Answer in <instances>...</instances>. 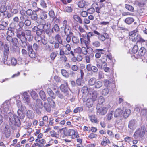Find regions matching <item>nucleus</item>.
Listing matches in <instances>:
<instances>
[{
	"label": "nucleus",
	"instance_id": "c85d7f7f",
	"mask_svg": "<svg viewBox=\"0 0 147 147\" xmlns=\"http://www.w3.org/2000/svg\"><path fill=\"white\" fill-rule=\"evenodd\" d=\"M8 58V56L7 55L3 54V58L2 60V61L3 62L4 64L7 65H10V63H9L7 61V60Z\"/></svg>",
	"mask_w": 147,
	"mask_h": 147
},
{
	"label": "nucleus",
	"instance_id": "37998d69",
	"mask_svg": "<svg viewBox=\"0 0 147 147\" xmlns=\"http://www.w3.org/2000/svg\"><path fill=\"white\" fill-rule=\"evenodd\" d=\"M53 46L49 44L46 45L45 47V49L49 51H52L53 50Z\"/></svg>",
	"mask_w": 147,
	"mask_h": 147
},
{
	"label": "nucleus",
	"instance_id": "69168bd1",
	"mask_svg": "<svg viewBox=\"0 0 147 147\" xmlns=\"http://www.w3.org/2000/svg\"><path fill=\"white\" fill-rule=\"evenodd\" d=\"M88 13L92 14L95 11V9L93 8H91L88 9L87 10Z\"/></svg>",
	"mask_w": 147,
	"mask_h": 147
},
{
	"label": "nucleus",
	"instance_id": "7c9ffc66",
	"mask_svg": "<svg viewBox=\"0 0 147 147\" xmlns=\"http://www.w3.org/2000/svg\"><path fill=\"white\" fill-rule=\"evenodd\" d=\"M56 89H57V90L55 92L56 95L60 99L63 98V96L60 93L59 90L58 89V88L57 87H56ZM55 88H53V90H55Z\"/></svg>",
	"mask_w": 147,
	"mask_h": 147
},
{
	"label": "nucleus",
	"instance_id": "09e8293b",
	"mask_svg": "<svg viewBox=\"0 0 147 147\" xmlns=\"http://www.w3.org/2000/svg\"><path fill=\"white\" fill-rule=\"evenodd\" d=\"M11 65L15 66L18 63V62L16 59L14 58H12L11 59Z\"/></svg>",
	"mask_w": 147,
	"mask_h": 147
},
{
	"label": "nucleus",
	"instance_id": "f704fd0d",
	"mask_svg": "<svg viewBox=\"0 0 147 147\" xmlns=\"http://www.w3.org/2000/svg\"><path fill=\"white\" fill-rule=\"evenodd\" d=\"M73 18L76 21H77V22H78L80 23H82V20L81 18L78 15H74L73 16Z\"/></svg>",
	"mask_w": 147,
	"mask_h": 147
},
{
	"label": "nucleus",
	"instance_id": "13d9d810",
	"mask_svg": "<svg viewBox=\"0 0 147 147\" xmlns=\"http://www.w3.org/2000/svg\"><path fill=\"white\" fill-rule=\"evenodd\" d=\"M31 16V19L33 20H35L38 18L37 14L35 12H34Z\"/></svg>",
	"mask_w": 147,
	"mask_h": 147
},
{
	"label": "nucleus",
	"instance_id": "3c124183",
	"mask_svg": "<svg viewBox=\"0 0 147 147\" xmlns=\"http://www.w3.org/2000/svg\"><path fill=\"white\" fill-rule=\"evenodd\" d=\"M72 40L73 42L75 44H78L79 42V38L75 36H74L72 37Z\"/></svg>",
	"mask_w": 147,
	"mask_h": 147
},
{
	"label": "nucleus",
	"instance_id": "5701e85b",
	"mask_svg": "<svg viewBox=\"0 0 147 147\" xmlns=\"http://www.w3.org/2000/svg\"><path fill=\"white\" fill-rule=\"evenodd\" d=\"M123 116L125 118H127L130 115L131 110L128 109H126L123 111Z\"/></svg>",
	"mask_w": 147,
	"mask_h": 147
},
{
	"label": "nucleus",
	"instance_id": "4c0bfd02",
	"mask_svg": "<svg viewBox=\"0 0 147 147\" xmlns=\"http://www.w3.org/2000/svg\"><path fill=\"white\" fill-rule=\"evenodd\" d=\"M61 72L62 75L65 78H67L69 77V74L67 71L65 69H62Z\"/></svg>",
	"mask_w": 147,
	"mask_h": 147
},
{
	"label": "nucleus",
	"instance_id": "1a4fd4ad",
	"mask_svg": "<svg viewBox=\"0 0 147 147\" xmlns=\"http://www.w3.org/2000/svg\"><path fill=\"white\" fill-rule=\"evenodd\" d=\"M64 134L67 136H71V138L73 139L79 137V135L78 132L72 129L68 130L66 133H65Z\"/></svg>",
	"mask_w": 147,
	"mask_h": 147
},
{
	"label": "nucleus",
	"instance_id": "2eb2a0df",
	"mask_svg": "<svg viewBox=\"0 0 147 147\" xmlns=\"http://www.w3.org/2000/svg\"><path fill=\"white\" fill-rule=\"evenodd\" d=\"M98 93L96 91H94L92 92V94H89L88 96L91 97L89 98H91V99L93 101H94L97 100Z\"/></svg>",
	"mask_w": 147,
	"mask_h": 147
},
{
	"label": "nucleus",
	"instance_id": "8fccbe9b",
	"mask_svg": "<svg viewBox=\"0 0 147 147\" xmlns=\"http://www.w3.org/2000/svg\"><path fill=\"white\" fill-rule=\"evenodd\" d=\"M109 92V89L107 88H104L102 91V95L106 96L107 95Z\"/></svg>",
	"mask_w": 147,
	"mask_h": 147
},
{
	"label": "nucleus",
	"instance_id": "a211bd4d",
	"mask_svg": "<svg viewBox=\"0 0 147 147\" xmlns=\"http://www.w3.org/2000/svg\"><path fill=\"white\" fill-rule=\"evenodd\" d=\"M63 26L64 27V32L66 34L68 32H70L69 28L67 24V21L64 20L63 22Z\"/></svg>",
	"mask_w": 147,
	"mask_h": 147
},
{
	"label": "nucleus",
	"instance_id": "aec40b11",
	"mask_svg": "<svg viewBox=\"0 0 147 147\" xmlns=\"http://www.w3.org/2000/svg\"><path fill=\"white\" fill-rule=\"evenodd\" d=\"M23 96L24 97L23 99L28 103L30 102V98L29 95L26 92H25L23 93Z\"/></svg>",
	"mask_w": 147,
	"mask_h": 147
},
{
	"label": "nucleus",
	"instance_id": "393cba45",
	"mask_svg": "<svg viewBox=\"0 0 147 147\" xmlns=\"http://www.w3.org/2000/svg\"><path fill=\"white\" fill-rule=\"evenodd\" d=\"M146 52V49L144 47H142L140 49L138 52V54L139 56H141L144 55Z\"/></svg>",
	"mask_w": 147,
	"mask_h": 147
},
{
	"label": "nucleus",
	"instance_id": "c03bdc74",
	"mask_svg": "<svg viewBox=\"0 0 147 147\" xmlns=\"http://www.w3.org/2000/svg\"><path fill=\"white\" fill-rule=\"evenodd\" d=\"M134 20V19L132 18H128L125 19V22L127 24H129L133 22Z\"/></svg>",
	"mask_w": 147,
	"mask_h": 147
},
{
	"label": "nucleus",
	"instance_id": "0e129e2a",
	"mask_svg": "<svg viewBox=\"0 0 147 147\" xmlns=\"http://www.w3.org/2000/svg\"><path fill=\"white\" fill-rule=\"evenodd\" d=\"M138 46L137 45H135L133 48L132 50V52L134 53H137L138 50Z\"/></svg>",
	"mask_w": 147,
	"mask_h": 147
},
{
	"label": "nucleus",
	"instance_id": "a19ab883",
	"mask_svg": "<svg viewBox=\"0 0 147 147\" xmlns=\"http://www.w3.org/2000/svg\"><path fill=\"white\" fill-rule=\"evenodd\" d=\"M55 40L57 41V42H59L60 44L62 43V40L59 34H57L55 36Z\"/></svg>",
	"mask_w": 147,
	"mask_h": 147
},
{
	"label": "nucleus",
	"instance_id": "338daca9",
	"mask_svg": "<svg viewBox=\"0 0 147 147\" xmlns=\"http://www.w3.org/2000/svg\"><path fill=\"white\" fill-rule=\"evenodd\" d=\"M40 5L43 8H46L47 7L46 3L44 0H41Z\"/></svg>",
	"mask_w": 147,
	"mask_h": 147
},
{
	"label": "nucleus",
	"instance_id": "49530a36",
	"mask_svg": "<svg viewBox=\"0 0 147 147\" xmlns=\"http://www.w3.org/2000/svg\"><path fill=\"white\" fill-rule=\"evenodd\" d=\"M53 31L54 30L55 32H57L60 30L58 24L54 25L52 28Z\"/></svg>",
	"mask_w": 147,
	"mask_h": 147
},
{
	"label": "nucleus",
	"instance_id": "f8f14e48",
	"mask_svg": "<svg viewBox=\"0 0 147 147\" xmlns=\"http://www.w3.org/2000/svg\"><path fill=\"white\" fill-rule=\"evenodd\" d=\"M65 47L66 48V49L65 50V55H68L70 54H71L73 56H74V55L73 51H71V46L69 44H67L65 46Z\"/></svg>",
	"mask_w": 147,
	"mask_h": 147
},
{
	"label": "nucleus",
	"instance_id": "a18cd8bd",
	"mask_svg": "<svg viewBox=\"0 0 147 147\" xmlns=\"http://www.w3.org/2000/svg\"><path fill=\"white\" fill-rule=\"evenodd\" d=\"M50 134L51 136L52 137H54L58 138H59V134L57 132H55L54 131H53V132L51 131Z\"/></svg>",
	"mask_w": 147,
	"mask_h": 147
},
{
	"label": "nucleus",
	"instance_id": "a878e982",
	"mask_svg": "<svg viewBox=\"0 0 147 147\" xmlns=\"http://www.w3.org/2000/svg\"><path fill=\"white\" fill-rule=\"evenodd\" d=\"M96 81V79L94 77L88 80V84L90 86L94 85L95 84Z\"/></svg>",
	"mask_w": 147,
	"mask_h": 147
},
{
	"label": "nucleus",
	"instance_id": "4d7b16f0",
	"mask_svg": "<svg viewBox=\"0 0 147 147\" xmlns=\"http://www.w3.org/2000/svg\"><path fill=\"white\" fill-rule=\"evenodd\" d=\"M125 6L128 10L132 12L134 11V8L132 6L129 4H126Z\"/></svg>",
	"mask_w": 147,
	"mask_h": 147
},
{
	"label": "nucleus",
	"instance_id": "6ab92c4d",
	"mask_svg": "<svg viewBox=\"0 0 147 147\" xmlns=\"http://www.w3.org/2000/svg\"><path fill=\"white\" fill-rule=\"evenodd\" d=\"M8 23L4 21L0 22V30H4L7 26Z\"/></svg>",
	"mask_w": 147,
	"mask_h": 147
},
{
	"label": "nucleus",
	"instance_id": "dca6fc26",
	"mask_svg": "<svg viewBox=\"0 0 147 147\" xmlns=\"http://www.w3.org/2000/svg\"><path fill=\"white\" fill-rule=\"evenodd\" d=\"M58 54V53L57 51L52 52L50 53L49 56L51 59L50 63H52L54 62L55 59L56 57Z\"/></svg>",
	"mask_w": 147,
	"mask_h": 147
},
{
	"label": "nucleus",
	"instance_id": "de8ad7c7",
	"mask_svg": "<svg viewBox=\"0 0 147 147\" xmlns=\"http://www.w3.org/2000/svg\"><path fill=\"white\" fill-rule=\"evenodd\" d=\"M29 56L31 58H35L36 57V54L33 50L28 52Z\"/></svg>",
	"mask_w": 147,
	"mask_h": 147
},
{
	"label": "nucleus",
	"instance_id": "6e6552de",
	"mask_svg": "<svg viewBox=\"0 0 147 147\" xmlns=\"http://www.w3.org/2000/svg\"><path fill=\"white\" fill-rule=\"evenodd\" d=\"M36 103L32 105L33 110L36 111L37 112L38 111L39 109H41L43 107V105L42 101L40 99L36 100Z\"/></svg>",
	"mask_w": 147,
	"mask_h": 147
},
{
	"label": "nucleus",
	"instance_id": "9b49d317",
	"mask_svg": "<svg viewBox=\"0 0 147 147\" xmlns=\"http://www.w3.org/2000/svg\"><path fill=\"white\" fill-rule=\"evenodd\" d=\"M140 110H141L140 112V114L141 115H145L146 117H147V109H141V107L140 106H138L134 109L135 112H140Z\"/></svg>",
	"mask_w": 147,
	"mask_h": 147
},
{
	"label": "nucleus",
	"instance_id": "2f4dec72",
	"mask_svg": "<svg viewBox=\"0 0 147 147\" xmlns=\"http://www.w3.org/2000/svg\"><path fill=\"white\" fill-rule=\"evenodd\" d=\"M89 118L91 122L97 123L98 121L95 115H89Z\"/></svg>",
	"mask_w": 147,
	"mask_h": 147
},
{
	"label": "nucleus",
	"instance_id": "f3484780",
	"mask_svg": "<svg viewBox=\"0 0 147 147\" xmlns=\"http://www.w3.org/2000/svg\"><path fill=\"white\" fill-rule=\"evenodd\" d=\"M122 113V110L120 108H118L115 110L114 113V116L115 117H120Z\"/></svg>",
	"mask_w": 147,
	"mask_h": 147
},
{
	"label": "nucleus",
	"instance_id": "ddd939ff",
	"mask_svg": "<svg viewBox=\"0 0 147 147\" xmlns=\"http://www.w3.org/2000/svg\"><path fill=\"white\" fill-rule=\"evenodd\" d=\"M60 88L62 92H67L69 89L67 82L65 81L64 84H61L60 86Z\"/></svg>",
	"mask_w": 147,
	"mask_h": 147
},
{
	"label": "nucleus",
	"instance_id": "b1692460",
	"mask_svg": "<svg viewBox=\"0 0 147 147\" xmlns=\"http://www.w3.org/2000/svg\"><path fill=\"white\" fill-rule=\"evenodd\" d=\"M128 127L130 129L134 130L136 128V125L134 121H131L129 123Z\"/></svg>",
	"mask_w": 147,
	"mask_h": 147
},
{
	"label": "nucleus",
	"instance_id": "412c9836",
	"mask_svg": "<svg viewBox=\"0 0 147 147\" xmlns=\"http://www.w3.org/2000/svg\"><path fill=\"white\" fill-rule=\"evenodd\" d=\"M80 41L81 44H84L87 47L89 45V43L90 42V40L89 41L87 40V38H80Z\"/></svg>",
	"mask_w": 147,
	"mask_h": 147
},
{
	"label": "nucleus",
	"instance_id": "e2e57ef3",
	"mask_svg": "<svg viewBox=\"0 0 147 147\" xmlns=\"http://www.w3.org/2000/svg\"><path fill=\"white\" fill-rule=\"evenodd\" d=\"M107 119L108 120H111L113 118L112 112L109 113L106 115Z\"/></svg>",
	"mask_w": 147,
	"mask_h": 147
},
{
	"label": "nucleus",
	"instance_id": "473e14b6",
	"mask_svg": "<svg viewBox=\"0 0 147 147\" xmlns=\"http://www.w3.org/2000/svg\"><path fill=\"white\" fill-rule=\"evenodd\" d=\"M28 117L30 119H32L34 117V114L33 111L31 110H28L26 113Z\"/></svg>",
	"mask_w": 147,
	"mask_h": 147
},
{
	"label": "nucleus",
	"instance_id": "774afa93",
	"mask_svg": "<svg viewBox=\"0 0 147 147\" xmlns=\"http://www.w3.org/2000/svg\"><path fill=\"white\" fill-rule=\"evenodd\" d=\"M83 79L81 78H78L76 81V84L79 86L82 85V82L83 81Z\"/></svg>",
	"mask_w": 147,
	"mask_h": 147
},
{
	"label": "nucleus",
	"instance_id": "58836bf2",
	"mask_svg": "<svg viewBox=\"0 0 147 147\" xmlns=\"http://www.w3.org/2000/svg\"><path fill=\"white\" fill-rule=\"evenodd\" d=\"M92 45L94 47H98L100 46L101 44L99 41L98 40H95L92 42Z\"/></svg>",
	"mask_w": 147,
	"mask_h": 147
},
{
	"label": "nucleus",
	"instance_id": "79ce46f5",
	"mask_svg": "<svg viewBox=\"0 0 147 147\" xmlns=\"http://www.w3.org/2000/svg\"><path fill=\"white\" fill-rule=\"evenodd\" d=\"M47 100L49 104L52 107H55V103L53 100L50 98H48Z\"/></svg>",
	"mask_w": 147,
	"mask_h": 147
},
{
	"label": "nucleus",
	"instance_id": "6e6d98bb",
	"mask_svg": "<svg viewBox=\"0 0 147 147\" xmlns=\"http://www.w3.org/2000/svg\"><path fill=\"white\" fill-rule=\"evenodd\" d=\"M94 35V34H93V33L92 32H88L87 34L86 37L87 38V40H88L89 41L90 40V38H91L92 36H93Z\"/></svg>",
	"mask_w": 147,
	"mask_h": 147
},
{
	"label": "nucleus",
	"instance_id": "20e7f679",
	"mask_svg": "<svg viewBox=\"0 0 147 147\" xmlns=\"http://www.w3.org/2000/svg\"><path fill=\"white\" fill-rule=\"evenodd\" d=\"M17 36L21 42V46L23 48L26 47L27 46V38L25 36L24 32H22L20 33L17 34Z\"/></svg>",
	"mask_w": 147,
	"mask_h": 147
},
{
	"label": "nucleus",
	"instance_id": "c756f323",
	"mask_svg": "<svg viewBox=\"0 0 147 147\" xmlns=\"http://www.w3.org/2000/svg\"><path fill=\"white\" fill-rule=\"evenodd\" d=\"M93 102L91 98H88L86 101V103L87 106L88 108L91 107L93 105Z\"/></svg>",
	"mask_w": 147,
	"mask_h": 147
},
{
	"label": "nucleus",
	"instance_id": "603ef678",
	"mask_svg": "<svg viewBox=\"0 0 147 147\" xmlns=\"http://www.w3.org/2000/svg\"><path fill=\"white\" fill-rule=\"evenodd\" d=\"M64 9L65 11L69 13L71 12L72 11L71 7L68 6H65L64 8Z\"/></svg>",
	"mask_w": 147,
	"mask_h": 147
},
{
	"label": "nucleus",
	"instance_id": "9d476101",
	"mask_svg": "<svg viewBox=\"0 0 147 147\" xmlns=\"http://www.w3.org/2000/svg\"><path fill=\"white\" fill-rule=\"evenodd\" d=\"M97 112L101 115H105L107 113L108 109L106 107H100L97 106Z\"/></svg>",
	"mask_w": 147,
	"mask_h": 147
},
{
	"label": "nucleus",
	"instance_id": "5fc2aeb1",
	"mask_svg": "<svg viewBox=\"0 0 147 147\" xmlns=\"http://www.w3.org/2000/svg\"><path fill=\"white\" fill-rule=\"evenodd\" d=\"M85 1H81L78 2V5L79 7L82 8L85 6Z\"/></svg>",
	"mask_w": 147,
	"mask_h": 147
},
{
	"label": "nucleus",
	"instance_id": "72a5a7b5",
	"mask_svg": "<svg viewBox=\"0 0 147 147\" xmlns=\"http://www.w3.org/2000/svg\"><path fill=\"white\" fill-rule=\"evenodd\" d=\"M39 95L40 98L44 101H45L47 99L46 95L44 92L42 90L40 91L39 92Z\"/></svg>",
	"mask_w": 147,
	"mask_h": 147
},
{
	"label": "nucleus",
	"instance_id": "bf43d9fd",
	"mask_svg": "<svg viewBox=\"0 0 147 147\" xmlns=\"http://www.w3.org/2000/svg\"><path fill=\"white\" fill-rule=\"evenodd\" d=\"M39 15L40 18L42 20L45 19L47 17V14L43 12H41Z\"/></svg>",
	"mask_w": 147,
	"mask_h": 147
},
{
	"label": "nucleus",
	"instance_id": "052dcab7",
	"mask_svg": "<svg viewBox=\"0 0 147 147\" xmlns=\"http://www.w3.org/2000/svg\"><path fill=\"white\" fill-rule=\"evenodd\" d=\"M7 9V7L5 5H2L0 7V11L1 13L4 12Z\"/></svg>",
	"mask_w": 147,
	"mask_h": 147
},
{
	"label": "nucleus",
	"instance_id": "0eeeda50",
	"mask_svg": "<svg viewBox=\"0 0 147 147\" xmlns=\"http://www.w3.org/2000/svg\"><path fill=\"white\" fill-rule=\"evenodd\" d=\"M93 32L94 34L97 35L98 38L102 42H104L106 39H108L109 38L108 35L107 33H104L103 34H101L98 31L95 30H94Z\"/></svg>",
	"mask_w": 147,
	"mask_h": 147
},
{
	"label": "nucleus",
	"instance_id": "cd10ccee",
	"mask_svg": "<svg viewBox=\"0 0 147 147\" xmlns=\"http://www.w3.org/2000/svg\"><path fill=\"white\" fill-rule=\"evenodd\" d=\"M105 61H104V62H102L104 64V66L102 68V69H103L105 72H109L110 71L111 69L109 67H107V64L105 62Z\"/></svg>",
	"mask_w": 147,
	"mask_h": 147
},
{
	"label": "nucleus",
	"instance_id": "7ed1b4c3",
	"mask_svg": "<svg viewBox=\"0 0 147 147\" xmlns=\"http://www.w3.org/2000/svg\"><path fill=\"white\" fill-rule=\"evenodd\" d=\"M17 105L19 109L17 111V113L19 118L23 119L25 117V112L26 110V107L22 104L20 100L17 101Z\"/></svg>",
	"mask_w": 147,
	"mask_h": 147
},
{
	"label": "nucleus",
	"instance_id": "e433bc0d",
	"mask_svg": "<svg viewBox=\"0 0 147 147\" xmlns=\"http://www.w3.org/2000/svg\"><path fill=\"white\" fill-rule=\"evenodd\" d=\"M31 95L32 98L34 100H36L38 98V95L35 92L32 91L30 93Z\"/></svg>",
	"mask_w": 147,
	"mask_h": 147
},
{
	"label": "nucleus",
	"instance_id": "c9c22d12",
	"mask_svg": "<svg viewBox=\"0 0 147 147\" xmlns=\"http://www.w3.org/2000/svg\"><path fill=\"white\" fill-rule=\"evenodd\" d=\"M95 87L96 88L98 89L100 88L102 86L103 84L102 82L98 81L96 82L95 84Z\"/></svg>",
	"mask_w": 147,
	"mask_h": 147
},
{
	"label": "nucleus",
	"instance_id": "864d4df0",
	"mask_svg": "<svg viewBox=\"0 0 147 147\" xmlns=\"http://www.w3.org/2000/svg\"><path fill=\"white\" fill-rule=\"evenodd\" d=\"M12 42L13 45L17 47V45L18 44V39L16 38H13L12 39Z\"/></svg>",
	"mask_w": 147,
	"mask_h": 147
},
{
	"label": "nucleus",
	"instance_id": "4be33fe9",
	"mask_svg": "<svg viewBox=\"0 0 147 147\" xmlns=\"http://www.w3.org/2000/svg\"><path fill=\"white\" fill-rule=\"evenodd\" d=\"M47 91L48 94L53 99L55 98V95L50 88H48L47 89Z\"/></svg>",
	"mask_w": 147,
	"mask_h": 147
},
{
	"label": "nucleus",
	"instance_id": "680f3d73",
	"mask_svg": "<svg viewBox=\"0 0 147 147\" xmlns=\"http://www.w3.org/2000/svg\"><path fill=\"white\" fill-rule=\"evenodd\" d=\"M59 55H65V51L64 50L63 47L61 46L59 48Z\"/></svg>",
	"mask_w": 147,
	"mask_h": 147
},
{
	"label": "nucleus",
	"instance_id": "423d86ee",
	"mask_svg": "<svg viewBox=\"0 0 147 147\" xmlns=\"http://www.w3.org/2000/svg\"><path fill=\"white\" fill-rule=\"evenodd\" d=\"M138 31V29L136 28L134 30L129 32L130 38L134 42L136 41L137 42L139 38L140 35L137 33Z\"/></svg>",
	"mask_w": 147,
	"mask_h": 147
},
{
	"label": "nucleus",
	"instance_id": "f257e3e1",
	"mask_svg": "<svg viewBox=\"0 0 147 147\" xmlns=\"http://www.w3.org/2000/svg\"><path fill=\"white\" fill-rule=\"evenodd\" d=\"M11 107L8 101H6L1 105L0 108V113L4 116L5 119L7 118L8 114L10 113Z\"/></svg>",
	"mask_w": 147,
	"mask_h": 147
},
{
	"label": "nucleus",
	"instance_id": "bb28decb",
	"mask_svg": "<svg viewBox=\"0 0 147 147\" xmlns=\"http://www.w3.org/2000/svg\"><path fill=\"white\" fill-rule=\"evenodd\" d=\"M98 51L95 54V57L97 58H100L101 56V54H103L104 53L102 51H104L103 49H97L96 50Z\"/></svg>",
	"mask_w": 147,
	"mask_h": 147
},
{
	"label": "nucleus",
	"instance_id": "f03ea898",
	"mask_svg": "<svg viewBox=\"0 0 147 147\" xmlns=\"http://www.w3.org/2000/svg\"><path fill=\"white\" fill-rule=\"evenodd\" d=\"M8 115L9 116V123L10 125H14L19 127L20 125V123L18 117L12 113H9Z\"/></svg>",
	"mask_w": 147,
	"mask_h": 147
},
{
	"label": "nucleus",
	"instance_id": "4468645a",
	"mask_svg": "<svg viewBox=\"0 0 147 147\" xmlns=\"http://www.w3.org/2000/svg\"><path fill=\"white\" fill-rule=\"evenodd\" d=\"M6 137L9 138L10 135V129L9 126L6 125L5 126L3 131Z\"/></svg>",
	"mask_w": 147,
	"mask_h": 147
},
{
	"label": "nucleus",
	"instance_id": "ea45409f",
	"mask_svg": "<svg viewBox=\"0 0 147 147\" xmlns=\"http://www.w3.org/2000/svg\"><path fill=\"white\" fill-rule=\"evenodd\" d=\"M4 54L7 55L9 53V47L6 44L4 45V49H3Z\"/></svg>",
	"mask_w": 147,
	"mask_h": 147
},
{
	"label": "nucleus",
	"instance_id": "39448f33",
	"mask_svg": "<svg viewBox=\"0 0 147 147\" xmlns=\"http://www.w3.org/2000/svg\"><path fill=\"white\" fill-rule=\"evenodd\" d=\"M145 132V128L142 127L135 131L134 134L133 136L135 139H137L139 138H142L144 136Z\"/></svg>",
	"mask_w": 147,
	"mask_h": 147
}]
</instances>
